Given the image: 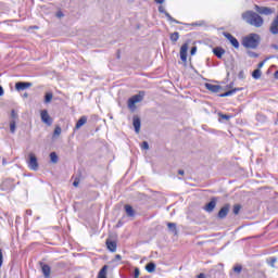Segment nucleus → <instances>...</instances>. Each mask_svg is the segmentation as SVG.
Returning <instances> with one entry per match:
<instances>
[{
	"label": "nucleus",
	"mask_w": 278,
	"mask_h": 278,
	"mask_svg": "<svg viewBox=\"0 0 278 278\" xmlns=\"http://www.w3.org/2000/svg\"><path fill=\"white\" fill-rule=\"evenodd\" d=\"M241 18L252 25V27H262L264 25V18L260 16L255 11H245L241 14Z\"/></svg>",
	"instance_id": "nucleus-1"
},
{
	"label": "nucleus",
	"mask_w": 278,
	"mask_h": 278,
	"mask_svg": "<svg viewBox=\"0 0 278 278\" xmlns=\"http://www.w3.org/2000/svg\"><path fill=\"white\" fill-rule=\"evenodd\" d=\"M260 42H262V37L255 33H251L242 39V46L245 49H257Z\"/></svg>",
	"instance_id": "nucleus-2"
},
{
	"label": "nucleus",
	"mask_w": 278,
	"mask_h": 278,
	"mask_svg": "<svg viewBox=\"0 0 278 278\" xmlns=\"http://www.w3.org/2000/svg\"><path fill=\"white\" fill-rule=\"evenodd\" d=\"M144 99V91H140L138 94L132 96L128 99L129 110H136V103L142 102Z\"/></svg>",
	"instance_id": "nucleus-3"
},
{
	"label": "nucleus",
	"mask_w": 278,
	"mask_h": 278,
	"mask_svg": "<svg viewBox=\"0 0 278 278\" xmlns=\"http://www.w3.org/2000/svg\"><path fill=\"white\" fill-rule=\"evenodd\" d=\"M27 164L30 170H38L39 165H38V157H36V154L34 153L28 154Z\"/></svg>",
	"instance_id": "nucleus-4"
},
{
	"label": "nucleus",
	"mask_w": 278,
	"mask_h": 278,
	"mask_svg": "<svg viewBox=\"0 0 278 278\" xmlns=\"http://www.w3.org/2000/svg\"><path fill=\"white\" fill-rule=\"evenodd\" d=\"M223 36H225V38L229 40L230 45H232L235 49H240V42L236 37H233V35H231L230 33H223Z\"/></svg>",
	"instance_id": "nucleus-5"
},
{
	"label": "nucleus",
	"mask_w": 278,
	"mask_h": 278,
	"mask_svg": "<svg viewBox=\"0 0 278 278\" xmlns=\"http://www.w3.org/2000/svg\"><path fill=\"white\" fill-rule=\"evenodd\" d=\"M229 210H231L230 204H225L218 212L217 218L223 220L224 218H227V214H229Z\"/></svg>",
	"instance_id": "nucleus-6"
},
{
	"label": "nucleus",
	"mask_w": 278,
	"mask_h": 278,
	"mask_svg": "<svg viewBox=\"0 0 278 278\" xmlns=\"http://www.w3.org/2000/svg\"><path fill=\"white\" fill-rule=\"evenodd\" d=\"M255 11L258 14H263L264 16H270V14H273V9H270L268 7L255 5Z\"/></svg>",
	"instance_id": "nucleus-7"
},
{
	"label": "nucleus",
	"mask_w": 278,
	"mask_h": 278,
	"mask_svg": "<svg viewBox=\"0 0 278 278\" xmlns=\"http://www.w3.org/2000/svg\"><path fill=\"white\" fill-rule=\"evenodd\" d=\"M40 116L42 123H45L49 127L50 125H53V119H51V116L49 115V112L47 110L41 111Z\"/></svg>",
	"instance_id": "nucleus-8"
},
{
	"label": "nucleus",
	"mask_w": 278,
	"mask_h": 278,
	"mask_svg": "<svg viewBox=\"0 0 278 278\" xmlns=\"http://www.w3.org/2000/svg\"><path fill=\"white\" fill-rule=\"evenodd\" d=\"M159 12H160L161 14H165V16H166L167 21H169V23H176V25H181V22H179V21L175 20L174 17H172V16L169 15V13L166 12V9H164V7L160 5V7H159Z\"/></svg>",
	"instance_id": "nucleus-9"
},
{
	"label": "nucleus",
	"mask_w": 278,
	"mask_h": 278,
	"mask_svg": "<svg viewBox=\"0 0 278 278\" xmlns=\"http://www.w3.org/2000/svg\"><path fill=\"white\" fill-rule=\"evenodd\" d=\"M217 198H212L211 201L204 206L205 212L212 213L216 208Z\"/></svg>",
	"instance_id": "nucleus-10"
},
{
	"label": "nucleus",
	"mask_w": 278,
	"mask_h": 278,
	"mask_svg": "<svg viewBox=\"0 0 278 278\" xmlns=\"http://www.w3.org/2000/svg\"><path fill=\"white\" fill-rule=\"evenodd\" d=\"M33 84L27 81H17L15 84V90L21 92V90H27V88H31Z\"/></svg>",
	"instance_id": "nucleus-11"
},
{
	"label": "nucleus",
	"mask_w": 278,
	"mask_h": 278,
	"mask_svg": "<svg viewBox=\"0 0 278 278\" xmlns=\"http://www.w3.org/2000/svg\"><path fill=\"white\" fill-rule=\"evenodd\" d=\"M180 60L188 62V43H184L180 48Z\"/></svg>",
	"instance_id": "nucleus-12"
},
{
	"label": "nucleus",
	"mask_w": 278,
	"mask_h": 278,
	"mask_svg": "<svg viewBox=\"0 0 278 278\" xmlns=\"http://www.w3.org/2000/svg\"><path fill=\"white\" fill-rule=\"evenodd\" d=\"M205 88L206 90H210V92H220V90H223V87H220V85H212L210 83L205 84Z\"/></svg>",
	"instance_id": "nucleus-13"
},
{
	"label": "nucleus",
	"mask_w": 278,
	"mask_h": 278,
	"mask_svg": "<svg viewBox=\"0 0 278 278\" xmlns=\"http://www.w3.org/2000/svg\"><path fill=\"white\" fill-rule=\"evenodd\" d=\"M132 125L135 127V132L136 134H140V127L142 125L141 121H140V117L138 116H134L132 117Z\"/></svg>",
	"instance_id": "nucleus-14"
},
{
	"label": "nucleus",
	"mask_w": 278,
	"mask_h": 278,
	"mask_svg": "<svg viewBox=\"0 0 278 278\" xmlns=\"http://www.w3.org/2000/svg\"><path fill=\"white\" fill-rule=\"evenodd\" d=\"M124 210L129 218H134V216H136V211L134 210V206H131L130 204H126L124 206Z\"/></svg>",
	"instance_id": "nucleus-15"
},
{
	"label": "nucleus",
	"mask_w": 278,
	"mask_h": 278,
	"mask_svg": "<svg viewBox=\"0 0 278 278\" xmlns=\"http://www.w3.org/2000/svg\"><path fill=\"white\" fill-rule=\"evenodd\" d=\"M41 271L45 278H51V267L47 264H41Z\"/></svg>",
	"instance_id": "nucleus-16"
},
{
	"label": "nucleus",
	"mask_w": 278,
	"mask_h": 278,
	"mask_svg": "<svg viewBox=\"0 0 278 278\" xmlns=\"http://www.w3.org/2000/svg\"><path fill=\"white\" fill-rule=\"evenodd\" d=\"M106 249H109L111 253H116V249H117L116 241L106 239Z\"/></svg>",
	"instance_id": "nucleus-17"
},
{
	"label": "nucleus",
	"mask_w": 278,
	"mask_h": 278,
	"mask_svg": "<svg viewBox=\"0 0 278 278\" xmlns=\"http://www.w3.org/2000/svg\"><path fill=\"white\" fill-rule=\"evenodd\" d=\"M86 123H88V117L84 115L77 121L75 129H81Z\"/></svg>",
	"instance_id": "nucleus-18"
},
{
	"label": "nucleus",
	"mask_w": 278,
	"mask_h": 278,
	"mask_svg": "<svg viewBox=\"0 0 278 278\" xmlns=\"http://www.w3.org/2000/svg\"><path fill=\"white\" fill-rule=\"evenodd\" d=\"M213 53L216 58H218V60H223V54L225 53V49L220 47H216L213 49Z\"/></svg>",
	"instance_id": "nucleus-19"
},
{
	"label": "nucleus",
	"mask_w": 278,
	"mask_h": 278,
	"mask_svg": "<svg viewBox=\"0 0 278 278\" xmlns=\"http://www.w3.org/2000/svg\"><path fill=\"white\" fill-rule=\"evenodd\" d=\"M240 90H242V88H233L231 90H228V91L219 94V97H222V98L231 97V96L236 94V92H240Z\"/></svg>",
	"instance_id": "nucleus-20"
},
{
	"label": "nucleus",
	"mask_w": 278,
	"mask_h": 278,
	"mask_svg": "<svg viewBox=\"0 0 278 278\" xmlns=\"http://www.w3.org/2000/svg\"><path fill=\"white\" fill-rule=\"evenodd\" d=\"M168 230L174 233V236H177V224L175 223H167Z\"/></svg>",
	"instance_id": "nucleus-21"
},
{
	"label": "nucleus",
	"mask_w": 278,
	"mask_h": 278,
	"mask_svg": "<svg viewBox=\"0 0 278 278\" xmlns=\"http://www.w3.org/2000/svg\"><path fill=\"white\" fill-rule=\"evenodd\" d=\"M155 263L150 262L146 265L147 273H155Z\"/></svg>",
	"instance_id": "nucleus-22"
},
{
	"label": "nucleus",
	"mask_w": 278,
	"mask_h": 278,
	"mask_svg": "<svg viewBox=\"0 0 278 278\" xmlns=\"http://www.w3.org/2000/svg\"><path fill=\"white\" fill-rule=\"evenodd\" d=\"M169 40L175 45L179 40V33L175 31L169 35Z\"/></svg>",
	"instance_id": "nucleus-23"
},
{
	"label": "nucleus",
	"mask_w": 278,
	"mask_h": 278,
	"mask_svg": "<svg viewBox=\"0 0 278 278\" xmlns=\"http://www.w3.org/2000/svg\"><path fill=\"white\" fill-rule=\"evenodd\" d=\"M252 77H253V79H260V77H262V70H260V68L254 70L252 73Z\"/></svg>",
	"instance_id": "nucleus-24"
},
{
	"label": "nucleus",
	"mask_w": 278,
	"mask_h": 278,
	"mask_svg": "<svg viewBox=\"0 0 278 278\" xmlns=\"http://www.w3.org/2000/svg\"><path fill=\"white\" fill-rule=\"evenodd\" d=\"M10 131L11 134H16V121L14 119L10 121Z\"/></svg>",
	"instance_id": "nucleus-25"
},
{
	"label": "nucleus",
	"mask_w": 278,
	"mask_h": 278,
	"mask_svg": "<svg viewBox=\"0 0 278 278\" xmlns=\"http://www.w3.org/2000/svg\"><path fill=\"white\" fill-rule=\"evenodd\" d=\"M53 100V93L48 92L45 96V103H51V101Z\"/></svg>",
	"instance_id": "nucleus-26"
},
{
	"label": "nucleus",
	"mask_w": 278,
	"mask_h": 278,
	"mask_svg": "<svg viewBox=\"0 0 278 278\" xmlns=\"http://www.w3.org/2000/svg\"><path fill=\"white\" fill-rule=\"evenodd\" d=\"M185 25H191V27H203V25H205L204 21H199L192 24H185Z\"/></svg>",
	"instance_id": "nucleus-27"
},
{
	"label": "nucleus",
	"mask_w": 278,
	"mask_h": 278,
	"mask_svg": "<svg viewBox=\"0 0 278 278\" xmlns=\"http://www.w3.org/2000/svg\"><path fill=\"white\" fill-rule=\"evenodd\" d=\"M50 160H51L52 164H58V154L55 152H51Z\"/></svg>",
	"instance_id": "nucleus-28"
},
{
	"label": "nucleus",
	"mask_w": 278,
	"mask_h": 278,
	"mask_svg": "<svg viewBox=\"0 0 278 278\" xmlns=\"http://www.w3.org/2000/svg\"><path fill=\"white\" fill-rule=\"evenodd\" d=\"M240 210H242V206H240V204H236L233 206L232 212H233L235 215H238V214H240Z\"/></svg>",
	"instance_id": "nucleus-29"
},
{
	"label": "nucleus",
	"mask_w": 278,
	"mask_h": 278,
	"mask_svg": "<svg viewBox=\"0 0 278 278\" xmlns=\"http://www.w3.org/2000/svg\"><path fill=\"white\" fill-rule=\"evenodd\" d=\"M233 273H236L237 275H240V273H242V265H236L232 268Z\"/></svg>",
	"instance_id": "nucleus-30"
},
{
	"label": "nucleus",
	"mask_w": 278,
	"mask_h": 278,
	"mask_svg": "<svg viewBox=\"0 0 278 278\" xmlns=\"http://www.w3.org/2000/svg\"><path fill=\"white\" fill-rule=\"evenodd\" d=\"M247 54L249 55V58H260V54H257V52L248 50Z\"/></svg>",
	"instance_id": "nucleus-31"
},
{
	"label": "nucleus",
	"mask_w": 278,
	"mask_h": 278,
	"mask_svg": "<svg viewBox=\"0 0 278 278\" xmlns=\"http://www.w3.org/2000/svg\"><path fill=\"white\" fill-rule=\"evenodd\" d=\"M268 264L271 266V268H275V264H277V257H270Z\"/></svg>",
	"instance_id": "nucleus-32"
},
{
	"label": "nucleus",
	"mask_w": 278,
	"mask_h": 278,
	"mask_svg": "<svg viewBox=\"0 0 278 278\" xmlns=\"http://www.w3.org/2000/svg\"><path fill=\"white\" fill-rule=\"evenodd\" d=\"M11 118L12 121H16L18 118V114L16 113V111L14 110L11 111Z\"/></svg>",
	"instance_id": "nucleus-33"
},
{
	"label": "nucleus",
	"mask_w": 278,
	"mask_h": 278,
	"mask_svg": "<svg viewBox=\"0 0 278 278\" xmlns=\"http://www.w3.org/2000/svg\"><path fill=\"white\" fill-rule=\"evenodd\" d=\"M219 118H223L224 121H229L231 118V115L219 113Z\"/></svg>",
	"instance_id": "nucleus-34"
},
{
	"label": "nucleus",
	"mask_w": 278,
	"mask_h": 278,
	"mask_svg": "<svg viewBox=\"0 0 278 278\" xmlns=\"http://www.w3.org/2000/svg\"><path fill=\"white\" fill-rule=\"evenodd\" d=\"M141 149H143L144 151H149V142L143 141V142L141 143Z\"/></svg>",
	"instance_id": "nucleus-35"
},
{
	"label": "nucleus",
	"mask_w": 278,
	"mask_h": 278,
	"mask_svg": "<svg viewBox=\"0 0 278 278\" xmlns=\"http://www.w3.org/2000/svg\"><path fill=\"white\" fill-rule=\"evenodd\" d=\"M60 134H62V128L56 126L54 129V136H60Z\"/></svg>",
	"instance_id": "nucleus-36"
},
{
	"label": "nucleus",
	"mask_w": 278,
	"mask_h": 278,
	"mask_svg": "<svg viewBox=\"0 0 278 278\" xmlns=\"http://www.w3.org/2000/svg\"><path fill=\"white\" fill-rule=\"evenodd\" d=\"M138 277H140V269L139 268H135L134 277L132 278H138Z\"/></svg>",
	"instance_id": "nucleus-37"
},
{
	"label": "nucleus",
	"mask_w": 278,
	"mask_h": 278,
	"mask_svg": "<svg viewBox=\"0 0 278 278\" xmlns=\"http://www.w3.org/2000/svg\"><path fill=\"white\" fill-rule=\"evenodd\" d=\"M55 16L56 18H64V13L62 11H58Z\"/></svg>",
	"instance_id": "nucleus-38"
},
{
	"label": "nucleus",
	"mask_w": 278,
	"mask_h": 278,
	"mask_svg": "<svg viewBox=\"0 0 278 278\" xmlns=\"http://www.w3.org/2000/svg\"><path fill=\"white\" fill-rule=\"evenodd\" d=\"M3 266V251L0 249V268Z\"/></svg>",
	"instance_id": "nucleus-39"
},
{
	"label": "nucleus",
	"mask_w": 278,
	"mask_h": 278,
	"mask_svg": "<svg viewBox=\"0 0 278 278\" xmlns=\"http://www.w3.org/2000/svg\"><path fill=\"white\" fill-rule=\"evenodd\" d=\"M190 54L191 55H195L197 54V46H193L190 50Z\"/></svg>",
	"instance_id": "nucleus-40"
},
{
	"label": "nucleus",
	"mask_w": 278,
	"mask_h": 278,
	"mask_svg": "<svg viewBox=\"0 0 278 278\" xmlns=\"http://www.w3.org/2000/svg\"><path fill=\"white\" fill-rule=\"evenodd\" d=\"M238 77H239V79H244L245 78L244 71H240L238 74Z\"/></svg>",
	"instance_id": "nucleus-41"
},
{
	"label": "nucleus",
	"mask_w": 278,
	"mask_h": 278,
	"mask_svg": "<svg viewBox=\"0 0 278 278\" xmlns=\"http://www.w3.org/2000/svg\"><path fill=\"white\" fill-rule=\"evenodd\" d=\"M121 260H123V256H121V254H116L114 262H121Z\"/></svg>",
	"instance_id": "nucleus-42"
},
{
	"label": "nucleus",
	"mask_w": 278,
	"mask_h": 278,
	"mask_svg": "<svg viewBox=\"0 0 278 278\" xmlns=\"http://www.w3.org/2000/svg\"><path fill=\"white\" fill-rule=\"evenodd\" d=\"M264 64H266V60L258 63V70L264 67Z\"/></svg>",
	"instance_id": "nucleus-43"
},
{
	"label": "nucleus",
	"mask_w": 278,
	"mask_h": 278,
	"mask_svg": "<svg viewBox=\"0 0 278 278\" xmlns=\"http://www.w3.org/2000/svg\"><path fill=\"white\" fill-rule=\"evenodd\" d=\"M73 186H74L75 188H77V186H79V179L76 178V179L74 180V182H73Z\"/></svg>",
	"instance_id": "nucleus-44"
},
{
	"label": "nucleus",
	"mask_w": 278,
	"mask_h": 278,
	"mask_svg": "<svg viewBox=\"0 0 278 278\" xmlns=\"http://www.w3.org/2000/svg\"><path fill=\"white\" fill-rule=\"evenodd\" d=\"M154 1H155V3H159L162 5V3H164L166 0H154Z\"/></svg>",
	"instance_id": "nucleus-45"
},
{
	"label": "nucleus",
	"mask_w": 278,
	"mask_h": 278,
	"mask_svg": "<svg viewBox=\"0 0 278 278\" xmlns=\"http://www.w3.org/2000/svg\"><path fill=\"white\" fill-rule=\"evenodd\" d=\"M116 227H123V220H118Z\"/></svg>",
	"instance_id": "nucleus-46"
},
{
	"label": "nucleus",
	"mask_w": 278,
	"mask_h": 278,
	"mask_svg": "<svg viewBox=\"0 0 278 278\" xmlns=\"http://www.w3.org/2000/svg\"><path fill=\"white\" fill-rule=\"evenodd\" d=\"M274 78L278 79V70L274 73Z\"/></svg>",
	"instance_id": "nucleus-47"
},
{
	"label": "nucleus",
	"mask_w": 278,
	"mask_h": 278,
	"mask_svg": "<svg viewBox=\"0 0 278 278\" xmlns=\"http://www.w3.org/2000/svg\"><path fill=\"white\" fill-rule=\"evenodd\" d=\"M0 97H3V87L0 86Z\"/></svg>",
	"instance_id": "nucleus-48"
},
{
	"label": "nucleus",
	"mask_w": 278,
	"mask_h": 278,
	"mask_svg": "<svg viewBox=\"0 0 278 278\" xmlns=\"http://www.w3.org/2000/svg\"><path fill=\"white\" fill-rule=\"evenodd\" d=\"M185 174H186V172H184V169L178 170V175H185Z\"/></svg>",
	"instance_id": "nucleus-49"
},
{
	"label": "nucleus",
	"mask_w": 278,
	"mask_h": 278,
	"mask_svg": "<svg viewBox=\"0 0 278 278\" xmlns=\"http://www.w3.org/2000/svg\"><path fill=\"white\" fill-rule=\"evenodd\" d=\"M271 48L275 49L276 51H278V46L277 45H273Z\"/></svg>",
	"instance_id": "nucleus-50"
},
{
	"label": "nucleus",
	"mask_w": 278,
	"mask_h": 278,
	"mask_svg": "<svg viewBox=\"0 0 278 278\" xmlns=\"http://www.w3.org/2000/svg\"><path fill=\"white\" fill-rule=\"evenodd\" d=\"M26 214H27L28 216H31V210H27V211H26Z\"/></svg>",
	"instance_id": "nucleus-51"
},
{
	"label": "nucleus",
	"mask_w": 278,
	"mask_h": 278,
	"mask_svg": "<svg viewBox=\"0 0 278 278\" xmlns=\"http://www.w3.org/2000/svg\"><path fill=\"white\" fill-rule=\"evenodd\" d=\"M198 278H205V274L198 275Z\"/></svg>",
	"instance_id": "nucleus-52"
},
{
	"label": "nucleus",
	"mask_w": 278,
	"mask_h": 278,
	"mask_svg": "<svg viewBox=\"0 0 278 278\" xmlns=\"http://www.w3.org/2000/svg\"><path fill=\"white\" fill-rule=\"evenodd\" d=\"M23 97H24L25 99H27V97H29V93L26 92V93L23 94Z\"/></svg>",
	"instance_id": "nucleus-53"
},
{
	"label": "nucleus",
	"mask_w": 278,
	"mask_h": 278,
	"mask_svg": "<svg viewBox=\"0 0 278 278\" xmlns=\"http://www.w3.org/2000/svg\"><path fill=\"white\" fill-rule=\"evenodd\" d=\"M130 3H134L136 0H128Z\"/></svg>",
	"instance_id": "nucleus-54"
},
{
	"label": "nucleus",
	"mask_w": 278,
	"mask_h": 278,
	"mask_svg": "<svg viewBox=\"0 0 278 278\" xmlns=\"http://www.w3.org/2000/svg\"><path fill=\"white\" fill-rule=\"evenodd\" d=\"M2 164L5 166V160H3Z\"/></svg>",
	"instance_id": "nucleus-55"
}]
</instances>
